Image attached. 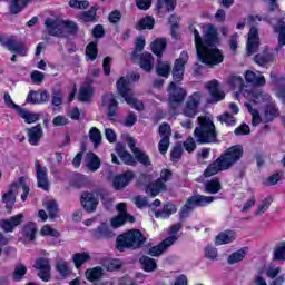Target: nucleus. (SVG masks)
I'll return each mask as SVG.
<instances>
[{
	"instance_id": "obj_32",
	"label": "nucleus",
	"mask_w": 285,
	"mask_h": 285,
	"mask_svg": "<svg viewBox=\"0 0 285 285\" xmlns=\"http://www.w3.org/2000/svg\"><path fill=\"white\" fill-rule=\"evenodd\" d=\"M140 68L146 72H150L155 68V58L153 53L145 52L140 56Z\"/></svg>"
},
{
	"instance_id": "obj_36",
	"label": "nucleus",
	"mask_w": 285,
	"mask_h": 285,
	"mask_svg": "<svg viewBox=\"0 0 285 285\" xmlns=\"http://www.w3.org/2000/svg\"><path fill=\"white\" fill-rule=\"evenodd\" d=\"M129 222L130 224L135 223V217L130 214H119L115 218L111 219L112 228H119L122 224Z\"/></svg>"
},
{
	"instance_id": "obj_53",
	"label": "nucleus",
	"mask_w": 285,
	"mask_h": 285,
	"mask_svg": "<svg viewBox=\"0 0 285 285\" xmlns=\"http://www.w3.org/2000/svg\"><path fill=\"white\" fill-rule=\"evenodd\" d=\"M156 72L159 77H168L170 75V65L168 62H158Z\"/></svg>"
},
{
	"instance_id": "obj_63",
	"label": "nucleus",
	"mask_w": 285,
	"mask_h": 285,
	"mask_svg": "<svg viewBox=\"0 0 285 285\" xmlns=\"http://www.w3.org/2000/svg\"><path fill=\"white\" fill-rule=\"evenodd\" d=\"M257 204V197L252 196L249 199L246 200V203L243 205L242 213L246 215L250 212V208Z\"/></svg>"
},
{
	"instance_id": "obj_17",
	"label": "nucleus",
	"mask_w": 285,
	"mask_h": 285,
	"mask_svg": "<svg viewBox=\"0 0 285 285\" xmlns=\"http://www.w3.org/2000/svg\"><path fill=\"white\" fill-rule=\"evenodd\" d=\"M277 55H279V48L266 49L264 53L256 55L254 61L258 66H266L267 63H273Z\"/></svg>"
},
{
	"instance_id": "obj_38",
	"label": "nucleus",
	"mask_w": 285,
	"mask_h": 285,
	"mask_svg": "<svg viewBox=\"0 0 285 285\" xmlns=\"http://www.w3.org/2000/svg\"><path fill=\"white\" fill-rule=\"evenodd\" d=\"M166 39H156L154 42H151V51L154 55H156V57H161V55H164V50H166Z\"/></svg>"
},
{
	"instance_id": "obj_23",
	"label": "nucleus",
	"mask_w": 285,
	"mask_h": 285,
	"mask_svg": "<svg viewBox=\"0 0 285 285\" xmlns=\"http://www.w3.org/2000/svg\"><path fill=\"white\" fill-rule=\"evenodd\" d=\"M19 188V184L13 183L7 194L2 196V202L6 204V208L8 213H12V206H14V202H17V190Z\"/></svg>"
},
{
	"instance_id": "obj_20",
	"label": "nucleus",
	"mask_w": 285,
	"mask_h": 285,
	"mask_svg": "<svg viewBox=\"0 0 285 285\" xmlns=\"http://www.w3.org/2000/svg\"><path fill=\"white\" fill-rule=\"evenodd\" d=\"M81 206L87 210V213H95L97 210V205L99 200L95 197V194L85 191L80 198Z\"/></svg>"
},
{
	"instance_id": "obj_61",
	"label": "nucleus",
	"mask_w": 285,
	"mask_h": 285,
	"mask_svg": "<svg viewBox=\"0 0 285 285\" xmlns=\"http://www.w3.org/2000/svg\"><path fill=\"white\" fill-rule=\"evenodd\" d=\"M218 121H220V124H226L227 126H235L236 120L230 114L225 112L218 116Z\"/></svg>"
},
{
	"instance_id": "obj_41",
	"label": "nucleus",
	"mask_w": 285,
	"mask_h": 285,
	"mask_svg": "<svg viewBox=\"0 0 285 285\" xmlns=\"http://www.w3.org/2000/svg\"><path fill=\"white\" fill-rule=\"evenodd\" d=\"M222 190V183L217 179L209 180L205 183V193H208L209 195H217Z\"/></svg>"
},
{
	"instance_id": "obj_59",
	"label": "nucleus",
	"mask_w": 285,
	"mask_h": 285,
	"mask_svg": "<svg viewBox=\"0 0 285 285\" xmlns=\"http://www.w3.org/2000/svg\"><path fill=\"white\" fill-rule=\"evenodd\" d=\"M24 235L26 237H28V239L32 242V239H35L37 235V225H35L33 223L27 224L24 227Z\"/></svg>"
},
{
	"instance_id": "obj_10",
	"label": "nucleus",
	"mask_w": 285,
	"mask_h": 285,
	"mask_svg": "<svg viewBox=\"0 0 285 285\" xmlns=\"http://www.w3.org/2000/svg\"><path fill=\"white\" fill-rule=\"evenodd\" d=\"M228 86H230L233 90H238L235 94L236 99H239V95H243V97H250V87L244 83V78L240 76H230L228 79Z\"/></svg>"
},
{
	"instance_id": "obj_18",
	"label": "nucleus",
	"mask_w": 285,
	"mask_h": 285,
	"mask_svg": "<svg viewBox=\"0 0 285 285\" xmlns=\"http://www.w3.org/2000/svg\"><path fill=\"white\" fill-rule=\"evenodd\" d=\"M4 48L10 52H16L20 57H26L28 55V47L21 41H17L14 38H8L4 42Z\"/></svg>"
},
{
	"instance_id": "obj_52",
	"label": "nucleus",
	"mask_w": 285,
	"mask_h": 285,
	"mask_svg": "<svg viewBox=\"0 0 285 285\" xmlns=\"http://www.w3.org/2000/svg\"><path fill=\"white\" fill-rule=\"evenodd\" d=\"M80 19L83 23H90L92 21H97V10L91 8L89 11H85L80 14Z\"/></svg>"
},
{
	"instance_id": "obj_37",
	"label": "nucleus",
	"mask_w": 285,
	"mask_h": 285,
	"mask_svg": "<svg viewBox=\"0 0 285 285\" xmlns=\"http://www.w3.org/2000/svg\"><path fill=\"white\" fill-rule=\"evenodd\" d=\"M17 112L26 121V124H36V121H39V114L31 112L21 107Z\"/></svg>"
},
{
	"instance_id": "obj_39",
	"label": "nucleus",
	"mask_w": 285,
	"mask_h": 285,
	"mask_svg": "<svg viewBox=\"0 0 285 285\" xmlns=\"http://www.w3.org/2000/svg\"><path fill=\"white\" fill-rule=\"evenodd\" d=\"M244 257H246V249H238L228 256L227 264L230 266H233V264H239V262H244Z\"/></svg>"
},
{
	"instance_id": "obj_35",
	"label": "nucleus",
	"mask_w": 285,
	"mask_h": 285,
	"mask_svg": "<svg viewBox=\"0 0 285 285\" xmlns=\"http://www.w3.org/2000/svg\"><path fill=\"white\" fill-rule=\"evenodd\" d=\"M139 262L145 273H154V271H157V261H155V258L142 256Z\"/></svg>"
},
{
	"instance_id": "obj_34",
	"label": "nucleus",
	"mask_w": 285,
	"mask_h": 285,
	"mask_svg": "<svg viewBox=\"0 0 285 285\" xmlns=\"http://www.w3.org/2000/svg\"><path fill=\"white\" fill-rule=\"evenodd\" d=\"M0 1H11L9 6V11L11 14H19V12L23 11L26 6L30 3V0H0Z\"/></svg>"
},
{
	"instance_id": "obj_47",
	"label": "nucleus",
	"mask_w": 285,
	"mask_h": 285,
	"mask_svg": "<svg viewBox=\"0 0 285 285\" xmlns=\"http://www.w3.org/2000/svg\"><path fill=\"white\" fill-rule=\"evenodd\" d=\"M88 157V168L91 170V173H96V170H99V166H101V161L99 160V157L95 155L94 153H89L87 155Z\"/></svg>"
},
{
	"instance_id": "obj_44",
	"label": "nucleus",
	"mask_w": 285,
	"mask_h": 285,
	"mask_svg": "<svg viewBox=\"0 0 285 285\" xmlns=\"http://www.w3.org/2000/svg\"><path fill=\"white\" fill-rule=\"evenodd\" d=\"M89 139L94 144V148L101 146V131L97 127H91L89 130Z\"/></svg>"
},
{
	"instance_id": "obj_42",
	"label": "nucleus",
	"mask_w": 285,
	"mask_h": 285,
	"mask_svg": "<svg viewBox=\"0 0 285 285\" xmlns=\"http://www.w3.org/2000/svg\"><path fill=\"white\" fill-rule=\"evenodd\" d=\"M274 31L278 33V50L283 46H285V23L284 21H278L276 26H274Z\"/></svg>"
},
{
	"instance_id": "obj_7",
	"label": "nucleus",
	"mask_w": 285,
	"mask_h": 285,
	"mask_svg": "<svg viewBox=\"0 0 285 285\" xmlns=\"http://www.w3.org/2000/svg\"><path fill=\"white\" fill-rule=\"evenodd\" d=\"M215 199H216L215 196H204V195H194L189 197L180 210L181 219L188 217V214L193 213L195 208L208 206V204H213Z\"/></svg>"
},
{
	"instance_id": "obj_8",
	"label": "nucleus",
	"mask_w": 285,
	"mask_h": 285,
	"mask_svg": "<svg viewBox=\"0 0 285 285\" xmlns=\"http://www.w3.org/2000/svg\"><path fill=\"white\" fill-rule=\"evenodd\" d=\"M245 108H247L248 112L252 115V125L253 126H259L261 121H273L274 117H277L278 111L277 107L275 105H268L265 110L263 116L259 115V111L257 109L253 108V104L246 102Z\"/></svg>"
},
{
	"instance_id": "obj_40",
	"label": "nucleus",
	"mask_w": 285,
	"mask_h": 285,
	"mask_svg": "<svg viewBox=\"0 0 285 285\" xmlns=\"http://www.w3.org/2000/svg\"><path fill=\"white\" fill-rule=\"evenodd\" d=\"M78 99L82 104H88L92 99V87L86 86L79 89Z\"/></svg>"
},
{
	"instance_id": "obj_30",
	"label": "nucleus",
	"mask_w": 285,
	"mask_h": 285,
	"mask_svg": "<svg viewBox=\"0 0 285 285\" xmlns=\"http://www.w3.org/2000/svg\"><path fill=\"white\" fill-rule=\"evenodd\" d=\"M116 153L118 157H120L121 161H124V164H126L127 166H137L135 157H132V155H130V153H128L122 146H117Z\"/></svg>"
},
{
	"instance_id": "obj_12",
	"label": "nucleus",
	"mask_w": 285,
	"mask_h": 285,
	"mask_svg": "<svg viewBox=\"0 0 285 285\" xmlns=\"http://www.w3.org/2000/svg\"><path fill=\"white\" fill-rule=\"evenodd\" d=\"M186 63H188V52L183 51L180 57L176 59L173 68V79L177 83L184 79V72L186 70Z\"/></svg>"
},
{
	"instance_id": "obj_45",
	"label": "nucleus",
	"mask_w": 285,
	"mask_h": 285,
	"mask_svg": "<svg viewBox=\"0 0 285 285\" xmlns=\"http://www.w3.org/2000/svg\"><path fill=\"white\" fill-rule=\"evenodd\" d=\"M72 261L76 268H79L86 262H90V254L87 252L73 254Z\"/></svg>"
},
{
	"instance_id": "obj_22",
	"label": "nucleus",
	"mask_w": 285,
	"mask_h": 285,
	"mask_svg": "<svg viewBox=\"0 0 285 285\" xmlns=\"http://www.w3.org/2000/svg\"><path fill=\"white\" fill-rule=\"evenodd\" d=\"M23 222V214H18L9 219L0 220V226L6 233H12Z\"/></svg>"
},
{
	"instance_id": "obj_49",
	"label": "nucleus",
	"mask_w": 285,
	"mask_h": 285,
	"mask_svg": "<svg viewBox=\"0 0 285 285\" xmlns=\"http://www.w3.org/2000/svg\"><path fill=\"white\" fill-rule=\"evenodd\" d=\"M274 262H285V242H282L274 249Z\"/></svg>"
},
{
	"instance_id": "obj_5",
	"label": "nucleus",
	"mask_w": 285,
	"mask_h": 285,
	"mask_svg": "<svg viewBox=\"0 0 285 285\" xmlns=\"http://www.w3.org/2000/svg\"><path fill=\"white\" fill-rule=\"evenodd\" d=\"M117 92L122 96L126 104L128 106H131V108H135V110H138L141 112V110H145L144 102L135 98V94L132 92V89L128 86V79L126 77H121L117 82Z\"/></svg>"
},
{
	"instance_id": "obj_19",
	"label": "nucleus",
	"mask_w": 285,
	"mask_h": 285,
	"mask_svg": "<svg viewBox=\"0 0 285 285\" xmlns=\"http://www.w3.org/2000/svg\"><path fill=\"white\" fill-rule=\"evenodd\" d=\"M200 101L202 96L197 92L193 94L186 102L184 110L185 117H195V115H197V108H199Z\"/></svg>"
},
{
	"instance_id": "obj_21",
	"label": "nucleus",
	"mask_w": 285,
	"mask_h": 285,
	"mask_svg": "<svg viewBox=\"0 0 285 285\" xmlns=\"http://www.w3.org/2000/svg\"><path fill=\"white\" fill-rule=\"evenodd\" d=\"M258 48H259V32L257 31V28L252 27L247 38L248 55H253L257 52Z\"/></svg>"
},
{
	"instance_id": "obj_62",
	"label": "nucleus",
	"mask_w": 285,
	"mask_h": 285,
	"mask_svg": "<svg viewBox=\"0 0 285 285\" xmlns=\"http://www.w3.org/2000/svg\"><path fill=\"white\" fill-rule=\"evenodd\" d=\"M144 48H146V39L140 37L136 40L132 57H138L139 52H141L144 50Z\"/></svg>"
},
{
	"instance_id": "obj_54",
	"label": "nucleus",
	"mask_w": 285,
	"mask_h": 285,
	"mask_svg": "<svg viewBox=\"0 0 285 285\" xmlns=\"http://www.w3.org/2000/svg\"><path fill=\"white\" fill-rule=\"evenodd\" d=\"M135 159L139 161V164H142V166H150V157L146 155V153L141 151V149H138L135 154Z\"/></svg>"
},
{
	"instance_id": "obj_58",
	"label": "nucleus",
	"mask_w": 285,
	"mask_h": 285,
	"mask_svg": "<svg viewBox=\"0 0 285 285\" xmlns=\"http://www.w3.org/2000/svg\"><path fill=\"white\" fill-rule=\"evenodd\" d=\"M18 188H22L23 194L21 195V199L22 202H26V199H28V195L30 193V187L28 185H26V177H20L18 183Z\"/></svg>"
},
{
	"instance_id": "obj_28",
	"label": "nucleus",
	"mask_w": 285,
	"mask_h": 285,
	"mask_svg": "<svg viewBox=\"0 0 285 285\" xmlns=\"http://www.w3.org/2000/svg\"><path fill=\"white\" fill-rule=\"evenodd\" d=\"M235 238H236L235 230L220 232L215 237V245L216 246H224L225 244H230L232 242H235Z\"/></svg>"
},
{
	"instance_id": "obj_60",
	"label": "nucleus",
	"mask_w": 285,
	"mask_h": 285,
	"mask_svg": "<svg viewBox=\"0 0 285 285\" xmlns=\"http://www.w3.org/2000/svg\"><path fill=\"white\" fill-rule=\"evenodd\" d=\"M86 55L91 61H95V59H97V43H89L86 48Z\"/></svg>"
},
{
	"instance_id": "obj_64",
	"label": "nucleus",
	"mask_w": 285,
	"mask_h": 285,
	"mask_svg": "<svg viewBox=\"0 0 285 285\" xmlns=\"http://www.w3.org/2000/svg\"><path fill=\"white\" fill-rule=\"evenodd\" d=\"M205 256L207 257V259L215 262V259H217V257H218L217 248L207 246L205 248Z\"/></svg>"
},
{
	"instance_id": "obj_31",
	"label": "nucleus",
	"mask_w": 285,
	"mask_h": 285,
	"mask_svg": "<svg viewBox=\"0 0 285 285\" xmlns=\"http://www.w3.org/2000/svg\"><path fill=\"white\" fill-rule=\"evenodd\" d=\"M85 277L88 282H99V279L104 277V268L101 266L88 268L85 273Z\"/></svg>"
},
{
	"instance_id": "obj_43",
	"label": "nucleus",
	"mask_w": 285,
	"mask_h": 285,
	"mask_svg": "<svg viewBox=\"0 0 285 285\" xmlns=\"http://www.w3.org/2000/svg\"><path fill=\"white\" fill-rule=\"evenodd\" d=\"M28 273V267L26 265L18 263L14 267V271L12 273V279L13 282H21L23 279V276Z\"/></svg>"
},
{
	"instance_id": "obj_16",
	"label": "nucleus",
	"mask_w": 285,
	"mask_h": 285,
	"mask_svg": "<svg viewBox=\"0 0 285 285\" xmlns=\"http://www.w3.org/2000/svg\"><path fill=\"white\" fill-rule=\"evenodd\" d=\"M45 26L51 37H63V27L66 26L63 20L47 18Z\"/></svg>"
},
{
	"instance_id": "obj_55",
	"label": "nucleus",
	"mask_w": 285,
	"mask_h": 285,
	"mask_svg": "<svg viewBox=\"0 0 285 285\" xmlns=\"http://www.w3.org/2000/svg\"><path fill=\"white\" fill-rule=\"evenodd\" d=\"M158 132L161 139H170V136L173 135V130L170 129V125H168V122H163L159 126Z\"/></svg>"
},
{
	"instance_id": "obj_6",
	"label": "nucleus",
	"mask_w": 285,
	"mask_h": 285,
	"mask_svg": "<svg viewBox=\"0 0 285 285\" xmlns=\"http://www.w3.org/2000/svg\"><path fill=\"white\" fill-rule=\"evenodd\" d=\"M171 178L173 171H170V169H163L160 177L146 186L145 193H147L149 197H157L159 193H166V190H168L166 183Z\"/></svg>"
},
{
	"instance_id": "obj_15",
	"label": "nucleus",
	"mask_w": 285,
	"mask_h": 285,
	"mask_svg": "<svg viewBox=\"0 0 285 285\" xmlns=\"http://www.w3.org/2000/svg\"><path fill=\"white\" fill-rule=\"evenodd\" d=\"M177 239H179V236L167 237L160 244L154 247H150L148 250V255H150L151 257H159V255H163L164 253H166V250H168V248H170V246H173V244H175Z\"/></svg>"
},
{
	"instance_id": "obj_14",
	"label": "nucleus",
	"mask_w": 285,
	"mask_h": 285,
	"mask_svg": "<svg viewBox=\"0 0 285 285\" xmlns=\"http://www.w3.org/2000/svg\"><path fill=\"white\" fill-rule=\"evenodd\" d=\"M36 178L38 188L50 190V180L48 179V167L41 166L39 160H36Z\"/></svg>"
},
{
	"instance_id": "obj_29",
	"label": "nucleus",
	"mask_w": 285,
	"mask_h": 285,
	"mask_svg": "<svg viewBox=\"0 0 285 285\" xmlns=\"http://www.w3.org/2000/svg\"><path fill=\"white\" fill-rule=\"evenodd\" d=\"M92 237L95 239H104L106 237H115V234L111 233L110 227L106 223H102L97 229L92 230Z\"/></svg>"
},
{
	"instance_id": "obj_24",
	"label": "nucleus",
	"mask_w": 285,
	"mask_h": 285,
	"mask_svg": "<svg viewBox=\"0 0 285 285\" xmlns=\"http://www.w3.org/2000/svg\"><path fill=\"white\" fill-rule=\"evenodd\" d=\"M27 135L31 146H39V141H41V138L43 137V129L41 128V125H37L27 129Z\"/></svg>"
},
{
	"instance_id": "obj_9",
	"label": "nucleus",
	"mask_w": 285,
	"mask_h": 285,
	"mask_svg": "<svg viewBox=\"0 0 285 285\" xmlns=\"http://www.w3.org/2000/svg\"><path fill=\"white\" fill-rule=\"evenodd\" d=\"M101 108L107 109V119H109V121H115V119H117L119 102L117 101V98H115V94L109 92L102 96Z\"/></svg>"
},
{
	"instance_id": "obj_50",
	"label": "nucleus",
	"mask_w": 285,
	"mask_h": 285,
	"mask_svg": "<svg viewBox=\"0 0 285 285\" xmlns=\"http://www.w3.org/2000/svg\"><path fill=\"white\" fill-rule=\"evenodd\" d=\"M45 207L49 213L50 219H55L56 217L59 216V207L57 206V203L55 200H49L45 203Z\"/></svg>"
},
{
	"instance_id": "obj_1",
	"label": "nucleus",
	"mask_w": 285,
	"mask_h": 285,
	"mask_svg": "<svg viewBox=\"0 0 285 285\" xmlns=\"http://www.w3.org/2000/svg\"><path fill=\"white\" fill-rule=\"evenodd\" d=\"M204 39L197 29L194 30L196 52L199 61L206 66H219L224 61V53L215 45L219 41L217 29L213 24L204 29Z\"/></svg>"
},
{
	"instance_id": "obj_51",
	"label": "nucleus",
	"mask_w": 285,
	"mask_h": 285,
	"mask_svg": "<svg viewBox=\"0 0 285 285\" xmlns=\"http://www.w3.org/2000/svg\"><path fill=\"white\" fill-rule=\"evenodd\" d=\"M56 271H58L61 277H68L72 273L70 266H68V263L63 261H60L56 264Z\"/></svg>"
},
{
	"instance_id": "obj_48",
	"label": "nucleus",
	"mask_w": 285,
	"mask_h": 285,
	"mask_svg": "<svg viewBox=\"0 0 285 285\" xmlns=\"http://www.w3.org/2000/svg\"><path fill=\"white\" fill-rule=\"evenodd\" d=\"M271 204H273V198L272 197H266L265 199L262 200L261 205L258 206V209L254 213L255 217H262L268 208H271Z\"/></svg>"
},
{
	"instance_id": "obj_46",
	"label": "nucleus",
	"mask_w": 285,
	"mask_h": 285,
	"mask_svg": "<svg viewBox=\"0 0 285 285\" xmlns=\"http://www.w3.org/2000/svg\"><path fill=\"white\" fill-rule=\"evenodd\" d=\"M136 28L137 30H153V28H155V18L153 17L142 18L138 22Z\"/></svg>"
},
{
	"instance_id": "obj_56",
	"label": "nucleus",
	"mask_w": 285,
	"mask_h": 285,
	"mask_svg": "<svg viewBox=\"0 0 285 285\" xmlns=\"http://www.w3.org/2000/svg\"><path fill=\"white\" fill-rule=\"evenodd\" d=\"M69 6L75 10H87V8H90V2L88 0H70Z\"/></svg>"
},
{
	"instance_id": "obj_27",
	"label": "nucleus",
	"mask_w": 285,
	"mask_h": 285,
	"mask_svg": "<svg viewBox=\"0 0 285 285\" xmlns=\"http://www.w3.org/2000/svg\"><path fill=\"white\" fill-rule=\"evenodd\" d=\"M206 88L209 90L213 99L215 101H222L226 97L224 91L219 88V82L217 80H212L206 83Z\"/></svg>"
},
{
	"instance_id": "obj_57",
	"label": "nucleus",
	"mask_w": 285,
	"mask_h": 285,
	"mask_svg": "<svg viewBox=\"0 0 285 285\" xmlns=\"http://www.w3.org/2000/svg\"><path fill=\"white\" fill-rule=\"evenodd\" d=\"M166 8L167 12H173L175 10V0H158L157 10Z\"/></svg>"
},
{
	"instance_id": "obj_2",
	"label": "nucleus",
	"mask_w": 285,
	"mask_h": 285,
	"mask_svg": "<svg viewBox=\"0 0 285 285\" xmlns=\"http://www.w3.org/2000/svg\"><path fill=\"white\" fill-rule=\"evenodd\" d=\"M243 155L244 149L239 145L228 148L218 159L205 169V177H213V175H217V173H222V170H228L234 164H237L238 159H242Z\"/></svg>"
},
{
	"instance_id": "obj_11",
	"label": "nucleus",
	"mask_w": 285,
	"mask_h": 285,
	"mask_svg": "<svg viewBox=\"0 0 285 285\" xmlns=\"http://www.w3.org/2000/svg\"><path fill=\"white\" fill-rule=\"evenodd\" d=\"M186 90L181 87H177L175 82L169 83V106L170 108H177L186 99Z\"/></svg>"
},
{
	"instance_id": "obj_4",
	"label": "nucleus",
	"mask_w": 285,
	"mask_h": 285,
	"mask_svg": "<svg viewBox=\"0 0 285 285\" xmlns=\"http://www.w3.org/2000/svg\"><path fill=\"white\" fill-rule=\"evenodd\" d=\"M146 244V237L139 229H131L117 237L118 250H124V248H141Z\"/></svg>"
},
{
	"instance_id": "obj_26",
	"label": "nucleus",
	"mask_w": 285,
	"mask_h": 285,
	"mask_svg": "<svg viewBox=\"0 0 285 285\" xmlns=\"http://www.w3.org/2000/svg\"><path fill=\"white\" fill-rule=\"evenodd\" d=\"M245 80L247 83L252 86H266V78L262 75V72L255 73L254 71L247 70L245 72Z\"/></svg>"
},
{
	"instance_id": "obj_13",
	"label": "nucleus",
	"mask_w": 285,
	"mask_h": 285,
	"mask_svg": "<svg viewBox=\"0 0 285 285\" xmlns=\"http://www.w3.org/2000/svg\"><path fill=\"white\" fill-rule=\"evenodd\" d=\"M33 268L39 271L38 277L42 279V282H50L52 271V266L50 265V259L46 257H40L36 261Z\"/></svg>"
},
{
	"instance_id": "obj_25",
	"label": "nucleus",
	"mask_w": 285,
	"mask_h": 285,
	"mask_svg": "<svg viewBox=\"0 0 285 285\" xmlns=\"http://www.w3.org/2000/svg\"><path fill=\"white\" fill-rule=\"evenodd\" d=\"M134 177H135V174H132V171H127L120 176H117L114 179V188L116 190H121V188H126V186H128V184L132 181Z\"/></svg>"
},
{
	"instance_id": "obj_33",
	"label": "nucleus",
	"mask_w": 285,
	"mask_h": 285,
	"mask_svg": "<svg viewBox=\"0 0 285 285\" xmlns=\"http://www.w3.org/2000/svg\"><path fill=\"white\" fill-rule=\"evenodd\" d=\"M245 98L250 99L253 106H255V104H271V95L264 91L253 94L250 90V96Z\"/></svg>"
},
{
	"instance_id": "obj_3",
	"label": "nucleus",
	"mask_w": 285,
	"mask_h": 285,
	"mask_svg": "<svg viewBox=\"0 0 285 285\" xmlns=\"http://www.w3.org/2000/svg\"><path fill=\"white\" fill-rule=\"evenodd\" d=\"M197 121L199 126L194 130L197 144H215L217 141V130L213 119L207 116H200L197 118Z\"/></svg>"
}]
</instances>
